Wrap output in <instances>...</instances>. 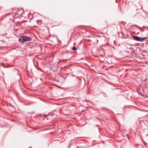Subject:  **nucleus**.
Returning a JSON list of instances; mask_svg holds the SVG:
<instances>
[{
	"instance_id": "1",
	"label": "nucleus",
	"mask_w": 148,
	"mask_h": 148,
	"mask_svg": "<svg viewBox=\"0 0 148 148\" xmlns=\"http://www.w3.org/2000/svg\"><path fill=\"white\" fill-rule=\"evenodd\" d=\"M32 39L30 37L26 36H23L20 37L18 41L20 42L23 44L25 42L30 41Z\"/></svg>"
},
{
	"instance_id": "2",
	"label": "nucleus",
	"mask_w": 148,
	"mask_h": 148,
	"mask_svg": "<svg viewBox=\"0 0 148 148\" xmlns=\"http://www.w3.org/2000/svg\"><path fill=\"white\" fill-rule=\"evenodd\" d=\"M133 37L134 40L140 42L143 41L145 39L139 37L137 36H134Z\"/></svg>"
},
{
	"instance_id": "3",
	"label": "nucleus",
	"mask_w": 148,
	"mask_h": 148,
	"mask_svg": "<svg viewBox=\"0 0 148 148\" xmlns=\"http://www.w3.org/2000/svg\"><path fill=\"white\" fill-rule=\"evenodd\" d=\"M7 15H10L12 16L13 17V18H18V14H13L8 13Z\"/></svg>"
},
{
	"instance_id": "4",
	"label": "nucleus",
	"mask_w": 148,
	"mask_h": 148,
	"mask_svg": "<svg viewBox=\"0 0 148 148\" xmlns=\"http://www.w3.org/2000/svg\"><path fill=\"white\" fill-rule=\"evenodd\" d=\"M143 12H137L136 15V16L138 17H140L141 16H143Z\"/></svg>"
},
{
	"instance_id": "5",
	"label": "nucleus",
	"mask_w": 148,
	"mask_h": 148,
	"mask_svg": "<svg viewBox=\"0 0 148 148\" xmlns=\"http://www.w3.org/2000/svg\"><path fill=\"white\" fill-rule=\"evenodd\" d=\"M72 49L73 50H77V48L76 47H73L72 48Z\"/></svg>"
},
{
	"instance_id": "6",
	"label": "nucleus",
	"mask_w": 148,
	"mask_h": 148,
	"mask_svg": "<svg viewBox=\"0 0 148 148\" xmlns=\"http://www.w3.org/2000/svg\"><path fill=\"white\" fill-rule=\"evenodd\" d=\"M42 21L41 20H38L37 21V23H38L39 22H40Z\"/></svg>"
},
{
	"instance_id": "7",
	"label": "nucleus",
	"mask_w": 148,
	"mask_h": 148,
	"mask_svg": "<svg viewBox=\"0 0 148 148\" xmlns=\"http://www.w3.org/2000/svg\"><path fill=\"white\" fill-rule=\"evenodd\" d=\"M96 37H100V36L99 35H96L95 36Z\"/></svg>"
},
{
	"instance_id": "8",
	"label": "nucleus",
	"mask_w": 148,
	"mask_h": 148,
	"mask_svg": "<svg viewBox=\"0 0 148 148\" xmlns=\"http://www.w3.org/2000/svg\"><path fill=\"white\" fill-rule=\"evenodd\" d=\"M44 117H46L47 116V115H44Z\"/></svg>"
},
{
	"instance_id": "9",
	"label": "nucleus",
	"mask_w": 148,
	"mask_h": 148,
	"mask_svg": "<svg viewBox=\"0 0 148 148\" xmlns=\"http://www.w3.org/2000/svg\"><path fill=\"white\" fill-rule=\"evenodd\" d=\"M108 25L107 24V26L106 27H106H108Z\"/></svg>"
},
{
	"instance_id": "10",
	"label": "nucleus",
	"mask_w": 148,
	"mask_h": 148,
	"mask_svg": "<svg viewBox=\"0 0 148 148\" xmlns=\"http://www.w3.org/2000/svg\"><path fill=\"white\" fill-rule=\"evenodd\" d=\"M98 40H97V43H98Z\"/></svg>"
},
{
	"instance_id": "11",
	"label": "nucleus",
	"mask_w": 148,
	"mask_h": 148,
	"mask_svg": "<svg viewBox=\"0 0 148 148\" xmlns=\"http://www.w3.org/2000/svg\"><path fill=\"white\" fill-rule=\"evenodd\" d=\"M146 79H147V78H146L145 79L144 81H145L146 80Z\"/></svg>"
},
{
	"instance_id": "12",
	"label": "nucleus",
	"mask_w": 148,
	"mask_h": 148,
	"mask_svg": "<svg viewBox=\"0 0 148 148\" xmlns=\"http://www.w3.org/2000/svg\"><path fill=\"white\" fill-rule=\"evenodd\" d=\"M32 148V147H29V148Z\"/></svg>"
},
{
	"instance_id": "13",
	"label": "nucleus",
	"mask_w": 148,
	"mask_h": 148,
	"mask_svg": "<svg viewBox=\"0 0 148 148\" xmlns=\"http://www.w3.org/2000/svg\"><path fill=\"white\" fill-rule=\"evenodd\" d=\"M12 19V18H10V20H11V19Z\"/></svg>"
},
{
	"instance_id": "14",
	"label": "nucleus",
	"mask_w": 148,
	"mask_h": 148,
	"mask_svg": "<svg viewBox=\"0 0 148 148\" xmlns=\"http://www.w3.org/2000/svg\"><path fill=\"white\" fill-rule=\"evenodd\" d=\"M12 18V20H13V18Z\"/></svg>"
}]
</instances>
